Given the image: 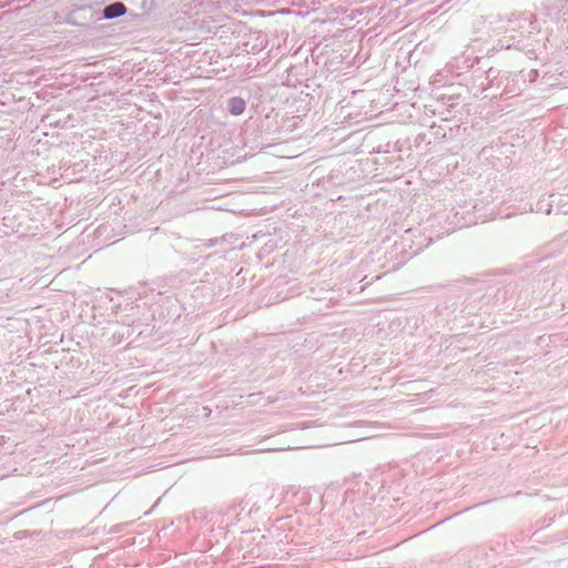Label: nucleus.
<instances>
[{"mask_svg":"<svg viewBox=\"0 0 568 568\" xmlns=\"http://www.w3.org/2000/svg\"><path fill=\"white\" fill-rule=\"evenodd\" d=\"M245 105L246 103L243 99L235 97L229 100L227 108L233 115H240L244 112Z\"/></svg>","mask_w":568,"mask_h":568,"instance_id":"2","label":"nucleus"},{"mask_svg":"<svg viewBox=\"0 0 568 568\" xmlns=\"http://www.w3.org/2000/svg\"><path fill=\"white\" fill-rule=\"evenodd\" d=\"M126 8L122 2H114L103 9V17L105 19H114L125 14Z\"/></svg>","mask_w":568,"mask_h":568,"instance_id":"1","label":"nucleus"},{"mask_svg":"<svg viewBox=\"0 0 568 568\" xmlns=\"http://www.w3.org/2000/svg\"><path fill=\"white\" fill-rule=\"evenodd\" d=\"M261 450L263 452H271V450H274L273 448H262Z\"/></svg>","mask_w":568,"mask_h":568,"instance_id":"3","label":"nucleus"}]
</instances>
